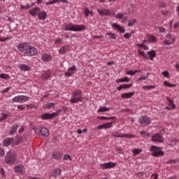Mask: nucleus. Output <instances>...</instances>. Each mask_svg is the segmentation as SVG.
<instances>
[{"label":"nucleus","instance_id":"nucleus-1","mask_svg":"<svg viewBox=\"0 0 179 179\" xmlns=\"http://www.w3.org/2000/svg\"><path fill=\"white\" fill-rule=\"evenodd\" d=\"M17 49L27 57H34L38 53L37 49L29 43H20L17 45Z\"/></svg>","mask_w":179,"mask_h":179},{"label":"nucleus","instance_id":"nucleus-2","mask_svg":"<svg viewBox=\"0 0 179 179\" xmlns=\"http://www.w3.org/2000/svg\"><path fill=\"white\" fill-rule=\"evenodd\" d=\"M64 30L65 31H83L86 30V27L85 25H79V24H73L72 23H69L64 25Z\"/></svg>","mask_w":179,"mask_h":179},{"label":"nucleus","instance_id":"nucleus-3","mask_svg":"<svg viewBox=\"0 0 179 179\" xmlns=\"http://www.w3.org/2000/svg\"><path fill=\"white\" fill-rule=\"evenodd\" d=\"M82 96H83V92H82V90H76L72 92L70 103H71V104H74L75 103H76L83 101Z\"/></svg>","mask_w":179,"mask_h":179},{"label":"nucleus","instance_id":"nucleus-4","mask_svg":"<svg viewBox=\"0 0 179 179\" xmlns=\"http://www.w3.org/2000/svg\"><path fill=\"white\" fill-rule=\"evenodd\" d=\"M16 154L12 151H8L5 157V163L6 164H13L16 162Z\"/></svg>","mask_w":179,"mask_h":179},{"label":"nucleus","instance_id":"nucleus-5","mask_svg":"<svg viewBox=\"0 0 179 179\" xmlns=\"http://www.w3.org/2000/svg\"><path fill=\"white\" fill-rule=\"evenodd\" d=\"M139 122L141 127H148V125H150V124H152V120L150 119V117L146 115L145 116L142 115L139 118Z\"/></svg>","mask_w":179,"mask_h":179},{"label":"nucleus","instance_id":"nucleus-6","mask_svg":"<svg viewBox=\"0 0 179 179\" xmlns=\"http://www.w3.org/2000/svg\"><path fill=\"white\" fill-rule=\"evenodd\" d=\"M30 100V97L25 96V95H18L17 96H15L12 101L13 103H24L26 101H29Z\"/></svg>","mask_w":179,"mask_h":179},{"label":"nucleus","instance_id":"nucleus-7","mask_svg":"<svg viewBox=\"0 0 179 179\" xmlns=\"http://www.w3.org/2000/svg\"><path fill=\"white\" fill-rule=\"evenodd\" d=\"M150 150V152H152L151 153L152 156H154V157H157V156H164V152L159 150V148L155 145H152Z\"/></svg>","mask_w":179,"mask_h":179},{"label":"nucleus","instance_id":"nucleus-8","mask_svg":"<svg viewBox=\"0 0 179 179\" xmlns=\"http://www.w3.org/2000/svg\"><path fill=\"white\" fill-rule=\"evenodd\" d=\"M58 113H61V110H58L57 112L52 113L42 114L41 118V120H52V118H55L58 115Z\"/></svg>","mask_w":179,"mask_h":179},{"label":"nucleus","instance_id":"nucleus-9","mask_svg":"<svg viewBox=\"0 0 179 179\" xmlns=\"http://www.w3.org/2000/svg\"><path fill=\"white\" fill-rule=\"evenodd\" d=\"M35 132H38V135H42V136H48L50 135V131L47 128H41V129H37L36 127H33Z\"/></svg>","mask_w":179,"mask_h":179},{"label":"nucleus","instance_id":"nucleus-10","mask_svg":"<svg viewBox=\"0 0 179 179\" xmlns=\"http://www.w3.org/2000/svg\"><path fill=\"white\" fill-rule=\"evenodd\" d=\"M96 10L101 16H111L113 15L111 10L106 8H97Z\"/></svg>","mask_w":179,"mask_h":179},{"label":"nucleus","instance_id":"nucleus-11","mask_svg":"<svg viewBox=\"0 0 179 179\" xmlns=\"http://www.w3.org/2000/svg\"><path fill=\"white\" fill-rule=\"evenodd\" d=\"M115 138H127L128 139H131V138H135V135L131 134H123L121 133H115L113 134Z\"/></svg>","mask_w":179,"mask_h":179},{"label":"nucleus","instance_id":"nucleus-12","mask_svg":"<svg viewBox=\"0 0 179 179\" xmlns=\"http://www.w3.org/2000/svg\"><path fill=\"white\" fill-rule=\"evenodd\" d=\"M176 41L174 38L171 37V34L166 35V38L163 41V43L165 45H170V44H173Z\"/></svg>","mask_w":179,"mask_h":179},{"label":"nucleus","instance_id":"nucleus-13","mask_svg":"<svg viewBox=\"0 0 179 179\" xmlns=\"http://www.w3.org/2000/svg\"><path fill=\"white\" fill-rule=\"evenodd\" d=\"M117 166V164L114 162H108L105 164H101V169H103V170L106 169H113V167H115Z\"/></svg>","mask_w":179,"mask_h":179},{"label":"nucleus","instance_id":"nucleus-14","mask_svg":"<svg viewBox=\"0 0 179 179\" xmlns=\"http://www.w3.org/2000/svg\"><path fill=\"white\" fill-rule=\"evenodd\" d=\"M152 142H163V137L161 134H156L152 136Z\"/></svg>","mask_w":179,"mask_h":179},{"label":"nucleus","instance_id":"nucleus-15","mask_svg":"<svg viewBox=\"0 0 179 179\" xmlns=\"http://www.w3.org/2000/svg\"><path fill=\"white\" fill-rule=\"evenodd\" d=\"M63 154L59 151H53L52 152V159H55L56 160H59L61 157H62Z\"/></svg>","mask_w":179,"mask_h":179},{"label":"nucleus","instance_id":"nucleus-16","mask_svg":"<svg viewBox=\"0 0 179 179\" xmlns=\"http://www.w3.org/2000/svg\"><path fill=\"white\" fill-rule=\"evenodd\" d=\"M76 69V66L73 65L72 67H70L68 71L65 73L66 76H72L73 73H75Z\"/></svg>","mask_w":179,"mask_h":179},{"label":"nucleus","instance_id":"nucleus-17","mask_svg":"<svg viewBox=\"0 0 179 179\" xmlns=\"http://www.w3.org/2000/svg\"><path fill=\"white\" fill-rule=\"evenodd\" d=\"M3 146H10V145H13V138H6L3 141Z\"/></svg>","mask_w":179,"mask_h":179},{"label":"nucleus","instance_id":"nucleus-18","mask_svg":"<svg viewBox=\"0 0 179 179\" xmlns=\"http://www.w3.org/2000/svg\"><path fill=\"white\" fill-rule=\"evenodd\" d=\"M114 122H108V123H106V124H101L99 126H98V129H107L108 128H111V127H113V124Z\"/></svg>","mask_w":179,"mask_h":179},{"label":"nucleus","instance_id":"nucleus-19","mask_svg":"<svg viewBox=\"0 0 179 179\" xmlns=\"http://www.w3.org/2000/svg\"><path fill=\"white\" fill-rule=\"evenodd\" d=\"M39 12L40 8L38 7H35L29 10V13H30L31 16H37Z\"/></svg>","mask_w":179,"mask_h":179},{"label":"nucleus","instance_id":"nucleus-20","mask_svg":"<svg viewBox=\"0 0 179 179\" xmlns=\"http://www.w3.org/2000/svg\"><path fill=\"white\" fill-rule=\"evenodd\" d=\"M69 45H66L59 49V52L61 55H65V54L69 51Z\"/></svg>","mask_w":179,"mask_h":179},{"label":"nucleus","instance_id":"nucleus-21","mask_svg":"<svg viewBox=\"0 0 179 179\" xmlns=\"http://www.w3.org/2000/svg\"><path fill=\"white\" fill-rule=\"evenodd\" d=\"M38 17L39 20H45L47 17V13L45 11H39L38 13Z\"/></svg>","mask_w":179,"mask_h":179},{"label":"nucleus","instance_id":"nucleus-22","mask_svg":"<svg viewBox=\"0 0 179 179\" xmlns=\"http://www.w3.org/2000/svg\"><path fill=\"white\" fill-rule=\"evenodd\" d=\"M113 27H114V29H116V30H119L120 33H125V28H124V27L120 26L117 23H114L113 24Z\"/></svg>","mask_w":179,"mask_h":179},{"label":"nucleus","instance_id":"nucleus-23","mask_svg":"<svg viewBox=\"0 0 179 179\" xmlns=\"http://www.w3.org/2000/svg\"><path fill=\"white\" fill-rule=\"evenodd\" d=\"M61 173H62V171L59 169H55L52 171V176L55 178H57L58 176H61Z\"/></svg>","mask_w":179,"mask_h":179},{"label":"nucleus","instance_id":"nucleus-24","mask_svg":"<svg viewBox=\"0 0 179 179\" xmlns=\"http://www.w3.org/2000/svg\"><path fill=\"white\" fill-rule=\"evenodd\" d=\"M42 60L44 61L45 62H48L52 60V56H51L48 54H44L42 56Z\"/></svg>","mask_w":179,"mask_h":179},{"label":"nucleus","instance_id":"nucleus-25","mask_svg":"<svg viewBox=\"0 0 179 179\" xmlns=\"http://www.w3.org/2000/svg\"><path fill=\"white\" fill-rule=\"evenodd\" d=\"M135 94L134 92H127L121 94L122 99H131L132 96Z\"/></svg>","mask_w":179,"mask_h":179},{"label":"nucleus","instance_id":"nucleus-26","mask_svg":"<svg viewBox=\"0 0 179 179\" xmlns=\"http://www.w3.org/2000/svg\"><path fill=\"white\" fill-rule=\"evenodd\" d=\"M147 54L149 55L148 59L151 61H153V58L156 57V51L155 50L148 51Z\"/></svg>","mask_w":179,"mask_h":179},{"label":"nucleus","instance_id":"nucleus-27","mask_svg":"<svg viewBox=\"0 0 179 179\" xmlns=\"http://www.w3.org/2000/svg\"><path fill=\"white\" fill-rule=\"evenodd\" d=\"M17 128H19V124H15L13 125V127L10 131V135H15L16 131H17Z\"/></svg>","mask_w":179,"mask_h":179},{"label":"nucleus","instance_id":"nucleus-28","mask_svg":"<svg viewBox=\"0 0 179 179\" xmlns=\"http://www.w3.org/2000/svg\"><path fill=\"white\" fill-rule=\"evenodd\" d=\"M19 68H20V69H21V71H29L30 70V66H29L26 64H20Z\"/></svg>","mask_w":179,"mask_h":179},{"label":"nucleus","instance_id":"nucleus-29","mask_svg":"<svg viewBox=\"0 0 179 179\" xmlns=\"http://www.w3.org/2000/svg\"><path fill=\"white\" fill-rule=\"evenodd\" d=\"M106 36L108 37V38L113 39V40H117V37H115V34H113L111 32L106 33Z\"/></svg>","mask_w":179,"mask_h":179},{"label":"nucleus","instance_id":"nucleus-30","mask_svg":"<svg viewBox=\"0 0 179 179\" xmlns=\"http://www.w3.org/2000/svg\"><path fill=\"white\" fill-rule=\"evenodd\" d=\"M138 55H141L143 57V58H145V59H149V56L146 55L143 51H141V50H138Z\"/></svg>","mask_w":179,"mask_h":179},{"label":"nucleus","instance_id":"nucleus-31","mask_svg":"<svg viewBox=\"0 0 179 179\" xmlns=\"http://www.w3.org/2000/svg\"><path fill=\"white\" fill-rule=\"evenodd\" d=\"M55 107V103H51L48 102L45 105V108H48L50 110V108H54Z\"/></svg>","mask_w":179,"mask_h":179},{"label":"nucleus","instance_id":"nucleus-32","mask_svg":"<svg viewBox=\"0 0 179 179\" xmlns=\"http://www.w3.org/2000/svg\"><path fill=\"white\" fill-rule=\"evenodd\" d=\"M8 117H9V115L5 112H3L0 116V122L1 121L6 120V118H8Z\"/></svg>","mask_w":179,"mask_h":179},{"label":"nucleus","instance_id":"nucleus-33","mask_svg":"<svg viewBox=\"0 0 179 179\" xmlns=\"http://www.w3.org/2000/svg\"><path fill=\"white\" fill-rule=\"evenodd\" d=\"M22 142H23V137L21 136H17L15 142V145H19V143H22Z\"/></svg>","mask_w":179,"mask_h":179},{"label":"nucleus","instance_id":"nucleus-34","mask_svg":"<svg viewBox=\"0 0 179 179\" xmlns=\"http://www.w3.org/2000/svg\"><path fill=\"white\" fill-rule=\"evenodd\" d=\"M99 120H105L107 121L108 120H114L115 118V117H104V116H98Z\"/></svg>","mask_w":179,"mask_h":179},{"label":"nucleus","instance_id":"nucleus-35","mask_svg":"<svg viewBox=\"0 0 179 179\" xmlns=\"http://www.w3.org/2000/svg\"><path fill=\"white\" fill-rule=\"evenodd\" d=\"M129 78H128V77H125L124 78H120V79H117L116 80L117 83H123V82H129Z\"/></svg>","mask_w":179,"mask_h":179},{"label":"nucleus","instance_id":"nucleus-36","mask_svg":"<svg viewBox=\"0 0 179 179\" xmlns=\"http://www.w3.org/2000/svg\"><path fill=\"white\" fill-rule=\"evenodd\" d=\"M1 79H5L6 80H8V79H10V77L8 74L1 73L0 74Z\"/></svg>","mask_w":179,"mask_h":179},{"label":"nucleus","instance_id":"nucleus-37","mask_svg":"<svg viewBox=\"0 0 179 179\" xmlns=\"http://www.w3.org/2000/svg\"><path fill=\"white\" fill-rule=\"evenodd\" d=\"M110 110V108L107 107H100L99 109L98 110V113H104V111H108Z\"/></svg>","mask_w":179,"mask_h":179},{"label":"nucleus","instance_id":"nucleus-38","mask_svg":"<svg viewBox=\"0 0 179 179\" xmlns=\"http://www.w3.org/2000/svg\"><path fill=\"white\" fill-rule=\"evenodd\" d=\"M148 76H149V73H148L146 76H143L138 78L137 82H142V80H146V79H148Z\"/></svg>","mask_w":179,"mask_h":179},{"label":"nucleus","instance_id":"nucleus-39","mask_svg":"<svg viewBox=\"0 0 179 179\" xmlns=\"http://www.w3.org/2000/svg\"><path fill=\"white\" fill-rule=\"evenodd\" d=\"M48 78H50V73H48V72H46L41 76V78L43 80H47V79H48Z\"/></svg>","mask_w":179,"mask_h":179},{"label":"nucleus","instance_id":"nucleus-40","mask_svg":"<svg viewBox=\"0 0 179 179\" xmlns=\"http://www.w3.org/2000/svg\"><path fill=\"white\" fill-rule=\"evenodd\" d=\"M156 86L155 85H145L143 87V89L146 90H150L151 89H155Z\"/></svg>","mask_w":179,"mask_h":179},{"label":"nucleus","instance_id":"nucleus-41","mask_svg":"<svg viewBox=\"0 0 179 179\" xmlns=\"http://www.w3.org/2000/svg\"><path fill=\"white\" fill-rule=\"evenodd\" d=\"M59 2V0H52L46 2L45 5H52L54 3H57Z\"/></svg>","mask_w":179,"mask_h":179},{"label":"nucleus","instance_id":"nucleus-42","mask_svg":"<svg viewBox=\"0 0 179 179\" xmlns=\"http://www.w3.org/2000/svg\"><path fill=\"white\" fill-rule=\"evenodd\" d=\"M141 152H142V150L135 149L133 150V153H134V156H138V155H139V153H141Z\"/></svg>","mask_w":179,"mask_h":179},{"label":"nucleus","instance_id":"nucleus-43","mask_svg":"<svg viewBox=\"0 0 179 179\" xmlns=\"http://www.w3.org/2000/svg\"><path fill=\"white\" fill-rule=\"evenodd\" d=\"M5 156V149L0 146V157Z\"/></svg>","mask_w":179,"mask_h":179},{"label":"nucleus","instance_id":"nucleus-44","mask_svg":"<svg viewBox=\"0 0 179 179\" xmlns=\"http://www.w3.org/2000/svg\"><path fill=\"white\" fill-rule=\"evenodd\" d=\"M15 169L16 173H22V171L23 170V166H17Z\"/></svg>","mask_w":179,"mask_h":179},{"label":"nucleus","instance_id":"nucleus-45","mask_svg":"<svg viewBox=\"0 0 179 179\" xmlns=\"http://www.w3.org/2000/svg\"><path fill=\"white\" fill-rule=\"evenodd\" d=\"M156 30H158L159 31V33H164V31H166V29H164L162 27H157L156 28Z\"/></svg>","mask_w":179,"mask_h":179},{"label":"nucleus","instance_id":"nucleus-46","mask_svg":"<svg viewBox=\"0 0 179 179\" xmlns=\"http://www.w3.org/2000/svg\"><path fill=\"white\" fill-rule=\"evenodd\" d=\"M122 86L123 89H129V87H132V84H123Z\"/></svg>","mask_w":179,"mask_h":179},{"label":"nucleus","instance_id":"nucleus-47","mask_svg":"<svg viewBox=\"0 0 179 179\" xmlns=\"http://www.w3.org/2000/svg\"><path fill=\"white\" fill-rule=\"evenodd\" d=\"M92 15V16H93V13H92L91 11H90V10H89L88 8H86L85 9V16H86V17H87L88 16H89V15Z\"/></svg>","mask_w":179,"mask_h":179},{"label":"nucleus","instance_id":"nucleus-48","mask_svg":"<svg viewBox=\"0 0 179 179\" xmlns=\"http://www.w3.org/2000/svg\"><path fill=\"white\" fill-rule=\"evenodd\" d=\"M162 75H163L164 76V78H170V74L169 73V72L167 71H162Z\"/></svg>","mask_w":179,"mask_h":179},{"label":"nucleus","instance_id":"nucleus-49","mask_svg":"<svg viewBox=\"0 0 179 179\" xmlns=\"http://www.w3.org/2000/svg\"><path fill=\"white\" fill-rule=\"evenodd\" d=\"M167 100L169 103V106H172V108H176V105L173 103V101L169 98H168Z\"/></svg>","mask_w":179,"mask_h":179},{"label":"nucleus","instance_id":"nucleus-50","mask_svg":"<svg viewBox=\"0 0 179 179\" xmlns=\"http://www.w3.org/2000/svg\"><path fill=\"white\" fill-rule=\"evenodd\" d=\"M150 41L152 43H156L157 41V39L155 37V36H150Z\"/></svg>","mask_w":179,"mask_h":179},{"label":"nucleus","instance_id":"nucleus-51","mask_svg":"<svg viewBox=\"0 0 179 179\" xmlns=\"http://www.w3.org/2000/svg\"><path fill=\"white\" fill-rule=\"evenodd\" d=\"M135 23H136V20L134 19L133 21L129 22L128 26H129V27L134 26L135 24Z\"/></svg>","mask_w":179,"mask_h":179},{"label":"nucleus","instance_id":"nucleus-52","mask_svg":"<svg viewBox=\"0 0 179 179\" xmlns=\"http://www.w3.org/2000/svg\"><path fill=\"white\" fill-rule=\"evenodd\" d=\"M175 163H177V161L176 160H173V159H170L169 161L166 162V164H175Z\"/></svg>","mask_w":179,"mask_h":179},{"label":"nucleus","instance_id":"nucleus-53","mask_svg":"<svg viewBox=\"0 0 179 179\" xmlns=\"http://www.w3.org/2000/svg\"><path fill=\"white\" fill-rule=\"evenodd\" d=\"M116 17L117 19H122V17H124V14L119 13L117 14Z\"/></svg>","mask_w":179,"mask_h":179},{"label":"nucleus","instance_id":"nucleus-54","mask_svg":"<svg viewBox=\"0 0 179 179\" xmlns=\"http://www.w3.org/2000/svg\"><path fill=\"white\" fill-rule=\"evenodd\" d=\"M69 159L70 161L72 160V159H71V156L69 155H68V154L64 155V159L69 160Z\"/></svg>","mask_w":179,"mask_h":179},{"label":"nucleus","instance_id":"nucleus-55","mask_svg":"<svg viewBox=\"0 0 179 179\" xmlns=\"http://www.w3.org/2000/svg\"><path fill=\"white\" fill-rule=\"evenodd\" d=\"M124 37L125 38H131V37H132V34L126 33L124 34Z\"/></svg>","mask_w":179,"mask_h":179},{"label":"nucleus","instance_id":"nucleus-56","mask_svg":"<svg viewBox=\"0 0 179 179\" xmlns=\"http://www.w3.org/2000/svg\"><path fill=\"white\" fill-rule=\"evenodd\" d=\"M17 108L22 111L26 108V106L24 105H19L17 106Z\"/></svg>","mask_w":179,"mask_h":179},{"label":"nucleus","instance_id":"nucleus-57","mask_svg":"<svg viewBox=\"0 0 179 179\" xmlns=\"http://www.w3.org/2000/svg\"><path fill=\"white\" fill-rule=\"evenodd\" d=\"M164 85L165 86H168V87H173V85H171L170 83H169L167 81H164Z\"/></svg>","mask_w":179,"mask_h":179},{"label":"nucleus","instance_id":"nucleus-58","mask_svg":"<svg viewBox=\"0 0 179 179\" xmlns=\"http://www.w3.org/2000/svg\"><path fill=\"white\" fill-rule=\"evenodd\" d=\"M8 40H10V38H9V37L3 38H0V41H2V42L6 41H8Z\"/></svg>","mask_w":179,"mask_h":179},{"label":"nucleus","instance_id":"nucleus-59","mask_svg":"<svg viewBox=\"0 0 179 179\" xmlns=\"http://www.w3.org/2000/svg\"><path fill=\"white\" fill-rule=\"evenodd\" d=\"M0 174H1L2 177H5V171L3 170V168L1 169Z\"/></svg>","mask_w":179,"mask_h":179},{"label":"nucleus","instance_id":"nucleus-60","mask_svg":"<svg viewBox=\"0 0 179 179\" xmlns=\"http://www.w3.org/2000/svg\"><path fill=\"white\" fill-rule=\"evenodd\" d=\"M127 75L134 76V75H135V72L132 71H129L127 72Z\"/></svg>","mask_w":179,"mask_h":179},{"label":"nucleus","instance_id":"nucleus-61","mask_svg":"<svg viewBox=\"0 0 179 179\" xmlns=\"http://www.w3.org/2000/svg\"><path fill=\"white\" fill-rule=\"evenodd\" d=\"M145 174V172H140L137 173V177H143V175Z\"/></svg>","mask_w":179,"mask_h":179},{"label":"nucleus","instance_id":"nucleus-62","mask_svg":"<svg viewBox=\"0 0 179 179\" xmlns=\"http://www.w3.org/2000/svg\"><path fill=\"white\" fill-rule=\"evenodd\" d=\"M62 41V38H58V39L55 40V44H59V43H61Z\"/></svg>","mask_w":179,"mask_h":179},{"label":"nucleus","instance_id":"nucleus-63","mask_svg":"<svg viewBox=\"0 0 179 179\" xmlns=\"http://www.w3.org/2000/svg\"><path fill=\"white\" fill-rule=\"evenodd\" d=\"M161 12L164 16H166V15H169V11L167 10H162Z\"/></svg>","mask_w":179,"mask_h":179},{"label":"nucleus","instance_id":"nucleus-64","mask_svg":"<svg viewBox=\"0 0 179 179\" xmlns=\"http://www.w3.org/2000/svg\"><path fill=\"white\" fill-rule=\"evenodd\" d=\"M178 26H179V23H178V22H176V23L174 24L173 28H174V29H177V27H178Z\"/></svg>","mask_w":179,"mask_h":179}]
</instances>
